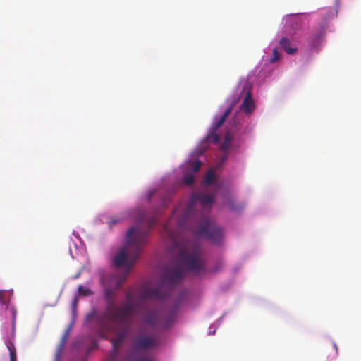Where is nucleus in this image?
<instances>
[{
  "instance_id": "obj_6",
  "label": "nucleus",
  "mask_w": 361,
  "mask_h": 361,
  "mask_svg": "<svg viewBox=\"0 0 361 361\" xmlns=\"http://www.w3.org/2000/svg\"><path fill=\"white\" fill-rule=\"evenodd\" d=\"M236 102V101L233 102L228 107V109L224 112L221 117L217 121L213 123L207 134V137L204 140H203L201 143V146L203 148V151H204L207 149L208 142H212L214 144L219 142V136L216 132L220 128V127L224 123L228 116L231 114Z\"/></svg>"
},
{
  "instance_id": "obj_8",
  "label": "nucleus",
  "mask_w": 361,
  "mask_h": 361,
  "mask_svg": "<svg viewBox=\"0 0 361 361\" xmlns=\"http://www.w3.org/2000/svg\"><path fill=\"white\" fill-rule=\"evenodd\" d=\"M200 202L202 206V207H206L207 206L211 205L214 201V196L213 194H207L204 192H198L196 194H193L190 199V202L188 207L186 208V211L184 214V220L178 219V224L180 227L183 224V221L186 220L189 217L190 212L192 209L193 204L195 202Z\"/></svg>"
},
{
  "instance_id": "obj_14",
  "label": "nucleus",
  "mask_w": 361,
  "mask_h": 361,
  "mask_svg": "<svg viewBox=\"0 0 361 361\" xmlns=\"http://www.w3.org/2000/svg\"><path fill=\"white\" fill-rule=\"evenodd\" d=\"M78 292L80 295L90 296L93 295V292L89 288L85 287L82 285H79Z\"/></svg>"
},
{
  "instance_id": "obj_21",
  "label": "nucleus",
  "mask_w": 361,
  "mask_h": 361,
  "mask_svg": "<svg viewBox=\"0 0 361 361\" xmlns=\"http://www.w3.org/2000/svg\"><path fill=\"white\" fill-rule=\"evenodd\" d=\"M280 58V54L279 53V51H277L276 49H274L273 50V52H272V56L271 58L270 59V62L271 63H274L276 62Z\"/></svg>"
},
{
  "instance_id": "obj_16",
  "label": "nucleus",
  "mask_w": 361,
  "mask_h": 361,
  "mask_svg": "<svg viewBox=\"0 0 361 361\" xmlns=\"http://www.w3.org/2000/svg\"><path fill=\"white\" fill-rule=\"evenodd\" d=\"M232 140V137L229 133H226L224 137V141L222 143L221 147L224 150H228L230 147L231 143Z\"/></svg>"
},
{
  "instance_id": "obj_23",
  "label": "nucleus",
  "mask_w": 361,
  "mask_h": 361,
  "mask_svg": "<svg viewBox=\"0 0 361 361\" xmlns=\"http://www.w3.org/2000/svg\"><path fill=\"white\" fill-rule=\"evenodd\" d=\"M156 223V219L152 217L151 219H149L147 221V226L149 228H151L153 225Z\"/></svg>"
},
{
  "instance_id": "obj_19",
  "label": "nucleus",
  "mask_w": 361,
  "mask_h": 361,
  "mask_svg": "<svg viewBox=\"0 0 361 361\" xmlns=\"http://www.w3.org/2000/svg\"><path fill=\"white\" fill-rule=\"evenodd\" d=\"M202 164V161H200L199 160H197L195 162H192L191 163L192 171L194 173H197V171H199V170L201 168Z\"/></svg>"
},
{
  "instance_id": "obj_20",
  "label": "nucleus",
  "mask_w": 361,
  "mask_h": 361,
  "mask_svg": "<svg viewBox=\"0 0 361 361\" xmlns=\"http://www.w3.org/2000/svg\"><path fill=\"white\" fill-rule=\"evenodd\" d=\"M184 183L188 185H191L194 183L195 177L192 174H186L183 178Z\"/></svg>"
},
{
  "instance_id": "obj_1",
  "label": "nucleus",
  "mask_w": 361,
  "mask_h": 361,
  "mask_svg": "<svg viewBox=\"0 0 361 361\" xmlns=\"http://www.w3.org/2000/svg\"><path fill=\"white\" fill-rule=\"evenodd\" d=\"M164 230L176 247L178 249V260L181 264H176L173 268H166L161 275V285L158 288H145L141 291L142 300L148 298L164 299L168 293H162L161 290L165 285L173 286L178 284L184 277L186 271L200 275L205 271V264L202 259V250L199 246L192 247H180L174 234L169 229L168 225Z\"/></svg>"
},
{
  "instance_id": "obj_9",
  "label": "nucleus",
  "mask_w": 361,
  "mask_h": 361,
  "mask_svg": "<svg viewBox=\"0 0 361 361\" xmlns=\"http://www.w3.org/2000/svg\"><path fill=\"white\" fill-rule=\"evenodd\" d=\"M129 332V328L126 327L114 332L115 336L111 340L113 350L114 354H117L118 348L121 346L123 341L126 338Z\"/></svg>"
},
{
  "instance_id": "obj_15",
  "label": "nucleus",
  "mask_w": 361,
  "mask_h": 361,
  "mask_svg": "<svg viewBox=\"0 0 361 361\" xmlns=\"http://www.w3.org/2000/svg\"><path fill=\"white\" fill-rule=\"evenodd\" d=\"M8 350H9L10 361H17L16 351L14 345L11 343L7 345Z\"/></svg>"
},
{
  "instance_id": "obj_5",
  "label": "nucleus",
  "mask_w": 361,
  "mask_h": 361,
  "mask_svg": "<svg viewBox=\"0 0 361 361\" xmlns=\"http://www.w3.org/2000/svg\"><path fill=\"white\" fill-rule=\"evenodd\" d=\"M197 233L214 243H219L223 236L221 228L207 218L200 223Z\"/></svg>"
},
{
  "instance_id": "obj_18",
  "label": "nucleus",
  "mask_w": 361,
  "mask_h": 361,
  "mask_svg": "<svg viewBox=\"0 0 361 361\" xmlns=\"http://www.w3.org/2000/svg\"><path fill=\"white\" fill-rule=\"evenodd\" d=\"M126 361H154V360L151 357H146V356L142 357L137 360V359H135L131 355H130L128 357Z\"/></svg>"
},
{
  "instance_id": "obj_11",
  "label": "nucleus",
  "mask_w": 361,
  "mask_h": 361,
  "mask_svg": "<svg viewBox=\"0 0 361 361\" xmlns=\"http://www.w3.org/2000/svg\"><path fill=\"white\" fill-rule=\"evenodd\" d=\"M281 47L289 55L295 54L298 48L296 47H292V43L287 37H282L279 41Z\"/></svg>"
},
{
  "instance_id": "obj_17",
  "label": "nucleus",
  "mask_w": 361,
  "mask_h": 361,
  "mask_svg": "<svg viewBox=\"0 0 361 361\" xmlns=\"http://www.w3.org/2000/svg\"><path fill=\"white\" fill-rule=\"evenodd\" d=\"M4 294L3 291H0V314L6 309L7 306V300Z\"/></svg>"
},
{
  "instance_id": "obj_22",
  "label": "nucleus",
  "mask_w": 361,
  "mask_h": 361,
  "mask_svg": "<svg viewBox=\"0 0 361 361\" xmlns=\"http://www.w3.org/2000/svg\"><path fill=\"white\" fill-rule=\"evenodd\" d=\"M123 218H119L117 216H112L111 217L109 224V225H115L117 223L120 222Z\"/></svg>"
},
{
  "instance_id": "obj_4",
  "label": "nucleus",
  "mask_w": 361,
  "mask_h": 361,
  "mask_svg": "<svg viewBox=\"0 0 361 361\" xmlns=\"http://www.w3.org/2000/svg\"><path fill=\"white\" fill-rule=\"evenodd\" d=\"M176 318V313L175 312H172L166 317V319L162 324L160 312L155 310H151L147 312L144 314L142 322L149 327L157 328L160 326L166 329L171 326Z\"/></svg>"
},
{
  "instance_id": "obj_12",
  "label": "nucleus",
  "mask_w": 361,
  "mask_h": 361,
  "mask_svg": "<svg viewBox=\"0 0 361 361\" xmlns=\"http://www.w3.org/2000/svg\"><path fill=\"white\" fill-rule=\"evenodd\" d=\"M214 181H215L214 172L212 170L208 171L204 176V184L205 185H211L214 183Z\"/></svg>"
},
{
  "instance_id": "obj_13",
  "label": "nucleus",
  "mask_w": 361,
  "mask_h": 361,
  "mask_svg": "<svg viewBox=\"0 0 361 361\" xmlns=\"http://www.w3.org/2000/svg\"><path fill=\"white\" fill-rule=\"evenodd\" d=\"M131 215L135 218L136 221L138 223L143 221L145 218V212L140 209H137L135 211H134L133 214H132Z\"/></svg>"
},
{
  "instance_id": "obj_24",
  "label": "nucleus",
  "mask_w": 361,
  "mask_h": 361,
  "mask_svg": "<svg viewBox=\"0 0 361 361\" xmlns=\"http://www.w3.org/2000/svg\"><path fill=\"white\" fill-rule=\"evenodd\" d=\"M154 193V191H151V192H149V194H148V200H151V198H152V197L153 196Z\"/></svg>"
},
{
  "instance_id": "obj_7",
  "label": "nucleus",
  "mask_w": 361,
  "mask_h": 361,
  "mask_svg": "<svg viewBox=\"0 0 361 361\" xmlns=\"http://www.w3.org/2000/svg\"><path fill=\"white\" fill-rule=\"evenodd\" d=\"M159 343L156 336L139 331L133 338V348L136 351L147 350L157 347Z\"/></svg>"
},
{
  "instance_id": "obj_10",
  "label": "nucleus",
  "mask_w": 361,
  "mask_h": 361,
  "mask_svg": "<svg viewBox=\"0 0 361 361\" xmlns=\"http://www.w3.org/2000/svg\"><path fill=\"white\" fill-rule=\"evenodd\" d=\"M255 107V106L254 101L252 98V93L250 91H247L240 106V108L246 114H250L254 111Z\"/></svg>"
},
{
  "instance_id": "obj_25",
  "label": "nucleus",
  "mask_w": 361,
  "mask_h": 361,
  "mask_svg": "<svg viewBox=\"0 0 361 361\" xmlns=\"http://www.w3.org/2000/svg\"><path fill=\"white\" fill-rule=\"evenodd\" d=\"M176 212H177V211H176V210L174 211L173 214V216H175V213H176Z\"/></svg>"
},
{
  "instance_id": "obj_3",
  "label": "nucleus",
  "mask_w": 361,
  "mask_h": 361,
  "mask_svg": "<svg viewBox=\"0 0 361 361\" xmlns=\"http://www.w3.org/2000/svg\"><path fill=\"white\" fill-rule=\"evenodd\" d=\"M114 297L115 293L112 289H106L104 292V298L106 301V311L104 314L97 317V323L101 334L109 329L106 322L107 318L113 322L124 324L130 321L133 314L134 305L132 302V297L128 293L126 295L127 302L121 307L114 303Z\"/></svg>"
},
{
  "instance_id": "obj_2",
  "label": "nucleus",
  "mask_w": 361,
  "mask_h": 361,
  "mask_svg": "<svg viewBox=\"0 0 361 361\" xmlns=\"http://www.w3.org/2000/svg\"><path fill=\"white\" fill-rule=\"evenodd\" d=\"M146 236L147 232L140 231L137 226L131 227L127 232L126 244L119 250L113 259L115 267H124L122 276L116 280V288H120L139 258L145 243Z\"/></svg>"
}]
</instances>
